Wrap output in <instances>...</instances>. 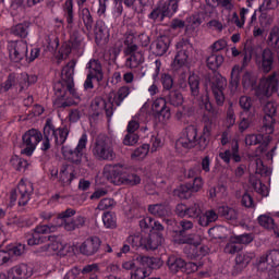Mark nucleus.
<instances>
[{
    "instance_id": "4468645a",
    "label": "nucleus",
    "mask_w": 279,
    "mask_h": 279,
    "mask_svg": "<svg viewBox=\"0 0 279 279\" xmlns=\"http://www.w3.org/2000/svg\"><path fill=\"white\" fill-rule=\"evenodd\" d=\"M9 57L12 62H21L27 58V41H11L9 45Z\"/></svg>"
},
{
    "instance_id": "5fc2aeb1",
    "label": "nucleus",
    "mask_w": 279,
    "mask_h": 279,
    "mask_svg": "<svg viewBox=\"0 0 279 279\" xmlns=\"http://www.w3.org/2000/svg\"><path fill=\"white\" fill-rule=\"evenodd\" d=\"M102 222L106 228L114 230V228H117V216L110 211H107L102 215Z\"/></svg>"
},
{
    "instance_id": "393cba45",
    "label": "nucleus",
    "mask_w": 279,
    "mask_h": 279,
    "mask_svg": "<svg viewBox=\"0 0 279 279\" xmlns=\"http://www.w3.org/2000/svg\"><path fill=\"white\" fill-rule=\"evenodd\" d=\"M95 41L97 45H106L110 38V32L104 21H97L94 28Z\"/></svg>"
},
{
    "instance_id": "8fccbe9b",
    "label": "nucleus",
    "mask_w": 279,
    "mask_h": 279,
    "mask_svg": "<svg viewBox=\"0 0 279 279\" xmlns=\"http://www.w3.org/2000/svg\"><path fill=\"white\" fill-rule=\"evenodd\" d=\"M189 86L192 97H199V76L195 74L190 75Z\"/></svg>"
},
{
    "instance_id": "de8ad7c7",
    "label": "nucleus",
    "mask_w": 279,
    "mask_h": 279,
    "mask_svg": "<svg viewBox=\"0 0 279 279\" xmlns=\"http://www.w3.org/2000/svg\"><path fill=\"white\" fill-rule=\"evenodd\" d=\"M60 228V225L58 222L56 225H43L35 228V234L33 236H40V234H49V232H56Z\"/></svg>"
},
{
    "instance_id": "c03bdc74",
    "label": "nucleus",
    "mask_w": 279,
    "mask_h": 279,
    "mask_svg": "<svg viewBox=\"0 0 279 279\" xmlns=\"http://www.w3.org/2000/svg\"><path fill=\"white\" fill-rule=\"evenodd\" d=\"M218 213L220 217H223L228 221H235L239 218V214L234 210V208H230L228 206L219 207Z\"/></svg>"
},
{
    "instance_id": "7c9ffc66",
    "label": "nucleus",
    "mask_w": 279,
    "mask_h": 279,
    "mask_svg": "<svg viewBox=\"0 0 279 279\" xmlns=\"http://www.w3.org/2000/svg\"><path fill=\"white\" fill-rule=\"evenodd\" d=\"M148 213L154 215V217H159L165 219L166 217H171V208L163 204H155L148 207Z\"/></svg>"
},
{
    "instance_id": "473e14b6",
    "label": "nucleus",
    "mask_w": 279,
    "mask_h": 279,
    "mask_svg": "<svg viewBox=\"0 0 279 279\" xmlns=\"http://www.w3.org/2000/svg\"><path fill=\"white\" fill-rule=\"evenodd\" d=\"M136 37L134 33H125L124 35V56H130V53H136L138 51V45L135 43Z\"/></svg>"
},
{
    "instance_id": "bb28decb",
    "label": "nucleus",
    "mask_w": 279,
    "mask_h": 279,
    "mask_svg": "<svg viewBox=\"0 0 279 279\" xmlns=\"http://www.w3.org/2000/svg\"><path fill=\"white\" fill-rule=\"evenodd\" d=\"M163 97L170 106L174 108H180L182 104H184V96H182V92L175 87L174 89H170V92H166Z\"/></svg>"
},
{
    "instance_id": "79ce46f5",
    "label": "nucleus",
    "mask_w": 279,
    "mask_h": 279,
    "mask_svg": "<svg viewBox=\"0 0 279 279\" xmlns=\"http://www.w3.org/2000/svg\"><path fill=\"white\" fill-rule=\"evenodd\" d=\"M242 116L243 117L239 123V130L240 132L243 133L245 132V130H248V128H252L255 121V116H254V112L244 113Z\"/></svg>"
},
{
    "instance_id": "dca6fc26",
    "label": "nucleus",
    "mask_w": 279,
    "mask_h": 279,
    "mask_svg": "<svg viewBox=\"0 0 279 279\" xmlns=\"http://www.w3.org/2000/svg\"><path fill=\"white\" fill-rule=\"evenodd\" d=\"M256 64L264 73H269L274 69V51L265 48L262 53L256 54Z\"/></svg>"
},
{
    "instance_id": "bf43d9fd",
    "label": "nucleus",
    "mask_w": 279,
    "mask_h": 279,
    "mask_svg": "<svg viewBox=\"0 0 279 279\" xmlns=\"http://www.w3.org/2000/svg\"><path fill=\"white\" fill-rule=\"evenodd\" d=\"M149 154V144H143L142 146L137 147L132 154V160L140 158L143 159Z\"/></svg>"
},
{
    "instance_id": "b1692460",
    "label": "nucleus",
    "mask_w": 279,
    "mask_h": 279,
    "mask_svg": "<svg viewBox=\"0 0 279 279\" xmlns=\"http://www.w3.org/2000/svg\"><path fill=\"white\" fill-rule=\"evenodd\" d=\"M171 46V37L163 35L157 38L155 43L151 44L154 56H165L169 51Z\"/></svg>"
},
{
    "instance_id": "a878e982",
    "label": "nucleus",
    "mask_w": 279,
    "mask_h": 279,
    "mask_svg": "<svg viewBox=\"0 0 279 279\" xmlns=\"http://www.w3.org/2000/svg\"><path fill=\"white\" fill-rule=\"evenodd\" d=\"M88 69V75H92V77H95L96 82L98 84L100 82H104V65L101 64V61L99 59H92L87 63Z\"/></svg>"
},
{
    "instance_id": "37998d69",
    "label": "nucleus",
    "mask_w": 279,
    "mask_h": 279,
    "mask_svg": "<svg viewBox=\"0 0 279 279\" xmlns=\"http://www.w3.org/2000/svg\"><path fill=\"white\" fill-rule=\"evenodd\" d=\"M206 3L209 8H225V10H228L229 12L234 10V4L232 3V0H206Z\"/></svg>"
},
{
    "instance_id": "c756f323",
    "label": "nucleus",
    "mask_w": 279,
    "mask_h": 279,
    "mask_svg": "<svg viewBox=\"0 0 279 279\" xmlns=\"http://www.w3.org/2000/svg\"><path fill=\"white\" fill-rule=\"evenodd\" d=\"M32 26V22L24 21L19 23L10 28V34L12 36H16L17 38H25L29 34V27Z\"/></svg>"
},
{
    "instance_id": "1a4fd4ad",
    "label": "nucleus",
    "mask_w": 279,
    "mask_h": 279,
    "mask_svg": "<svg viewBox=\"0 0 279 279\" xmlns=\"http://www.w3.org/2000/svg\"><path fill=\"white\" fill-rule=\"evenodd\" d=\"M45 138V131L41 133L37 129H31L25 132V134L22 136V154H25L26 156H32L34 154V150L36 149V145H38Z\"/></svg>"
},
{
    "instance_id": "4be33fe9",
    "label": "nucleus",
    "mask_w": 279,
    "mask_h": 279,
    "mask_svg": "<svg viewBox=\"0 0 279 279\" xmlns=\"http://www.w3.org/2000/svg\"><path fill=\"white\" fill-rule=\"evenodd\" d=\"M134 260L136 262L137 267H142L144 269H160V267H162V260L156 257L136 255Z\"/></svg>"
},
{
    "instance_id": "3c124183",
    "label": "nucleus",
    "mask_w": 279,
    "mask_h": 279,
    "mask_svg": "<svg viewBox=\"0 0 279 279\" xmlns=\"http://www.w3.org/2000/svg\"><path fill=\"white\" fill-rule=\"evenodd\" d=\"M81 19L84 23V26L85 28L88 31V32H92L93 31V15L90 14V10H88V8H84L82 9L81 11Z\"/></svg>"
},
{
    "instance_id": "864d4df0",
    "label": "nucleus",
    "mask_w": 279,
    "mask_h": 279,
    "mask_svg": "<svg viewBox=\"0 0 279 279\" xmlns=\"http://www.w3.org/2000/svg\"><path fill=\"white\" fill-rule=\"evenodd\" d=\"M187 217L198 219L202 217V203L196 202L187 207Z\"/></svg>"
},
{
    "instance_id": "69168bd1",
    "label": "nucleus",
    "mask_w": 279,
    "mask_h": 279,
    "mask_svg": "<svg viewBox=\"0 0 279 279\" xmlns=\"http://www.w3.org/2000/svg\"><path fill=\"white\" fill-rule=\"evenodd\" d=\"M71 51H73L72 44L69 41L63 43L59 50L61 60H66L71 56Z\"/></svg>"
},
{
    "instance_id": "e2e57ef3",
    "label": "nucleus",
    "mask_w": 279,
    "mask_h": 279,
    "mask_svg": "<svg viewBox=\"0 0 279 279\" xmlns=\"http://www.w3.org/2000/svg\"><path fill=\"white\" fill-rule=\"evenodd\" d=\"M263 143V134H248L245 136V145L252 147V145H260Z\"/></svg>"
},
{
    "instance_id": "cd10ccee",
    "label": "nucleus",
    "mask_w": 279,
    "mask_h": 279,
    "mask_svg": "<svg viewBox=\"0 0 279 279\" xmlns=\"http://www.w3.org/2000/svg\"><path fill=\"white\" fill-rule=\"evenodd\" d=\"M265 263H268L271 267H279V250L274 248L267 251L266 255L259 257L258 267H260V265H265Z\"/></svg>"
},
{
    "instance_id": "f8f14e48",
    "label": "nucleus",
    "mask_w": 279,
    "mask_h": 279,
    "mask_svg": "<svg viewBox=\"0 0 279 279\" xmlns=\"http://www.w3.org/2000/svg\"><path fill=\"white\" fill-rule=\"evenodd\" d=\"M264 119L263 125L260 128V132H265V134H272L274 133V125H276V112L278 107L274 101H267L264 105Z\"/></svg>"
},
{
    "instance_id": "6e6552de",
    "label": "nucleus",
    "mask_w": 279,
    "mask_h": 279,
    "mask_svg": "<svg viewBox=\"0 0 279 279\" xmlns=\"http://www.w3.org/2000/svg\"><path fill=\"white\" fill-rule=\"evenodd\" d=\"M209 86L214 95L216 106H223V104H226V95L223 94V90L228 87V80L219 74V72H214L209 77Z\"/></svg>"
},
{
    "instance_id": "39448f33",
    "label": "nucleus",
    "mask_w": 279,
    "mask_h": 279,
    "mask_svg": "<svg viewBox=\"0 0 279 279\" xmlns=\"http://www.w3.org/2000/svg\"><path fill=\"white\" fill-rule=\"evenodd\" d=\"M92 154L96 160H114L117 153H114V146L112 140L106 134H99L93 145Z\"/></svg>"
},
{
    "instance_id": "aec40b11",
    "label": "nucleus",
    "mask_w": 279,
    "mask_h": 279,
    "mask_svg": "<svg viewBox=\"0 0 279 279\" xmlns=\"http://www.w3.org/2000/svg\"><path fill=\"white\" fill-rule=\"evenodd\" d=\"M59 175V182H61L63 186H71L73 180L77 178V173L75 172V166L62 165Z\"/></svg>"
},
{
    "instance_id": "a18cd8bd",
    "label": "nucleus",
    "mask_w": 279,
    "mask_h": 279,
    "mask_svg": "<svg viewBox=\"0 0 279 279\" xmlns=\"http://www.w3.org/2000/svg\"><path fill=\"white\" fill-rule=\"evenodd\" d=\"M161 84H162V94L169 93L170 90H173L178 88L175 86V83H173V77L170 74H161Z\"/></svg>"
},
{
    "instance_id": "6e6d98bb",
    "label": "nucleus",
    "mask_w": 279,
    "mask_h": 279,
    "mask_svg": "<svg viewBox=\"0 0 279 279\" xmlns=\"http://www.w3.org/2000/svg\"><path fill=\"white\" fill-rule=\"evenodd\" d=\"M240 108H242L243 113L242 114H250L252 112V106L254 105V101L252 100V97L248 96H242L239 100Z\"/></svg>"
},
{
    "instance_id": "a211bd4d",
    "label": "nucleus",
    "mask_w": 279,
    "mask_h": 279,
    "mask_svg": "<svg viewBox=\"0 0 279 279\" xmlns=\"http://www.w3.org/2000/svg\"><path fill=\"white\" fill-rule=\"evenodd\" d=\"M34 270L27 264H20L8 270V279L32 278Z\"/></svg>"
},
{
    "instance_id": "ea45409f",
    "label": "nucleus",
    "mask_w": 279,
    "mask_h": 279,
    "mask_svg": "<svg viewBox=\"0 0 279 279\" xmlns=\"http://www.w3.org/2000/svg\"><path fill=\"white\" fill-rule=\"evenodd\" d=\"M122 184L125 186H138L141 184V177L133 172L132 169L126 168V174Z\"/></svg>"
},
{
    "instance_id": "4c0bfd02",
    "label": "nucleus",
    "mask_w": 279,
    "mask_h": 279,
    "mask_svg": "<svg viewBox=\"0 0 279 279\" xmlns=\"http://www.w3.org/2000/svg\"><path fill=\"white\" fill-rule=\"evenodd\" d=\"M267 45L270 47V49H274L275 51H278L279 49V26H274L270 29Z\"/></svg>"
},
{
    "instance_id": "338daca9",
    "label": "nucleus",
    "mask_w": 279,
    "mask_h": 279,
    "mask_svg": "<svg viewBox=\"0 0 279 279\" xmlns=\"http://www.w3.org/2000/svg\"><path fill=\"white\" fill-rule=\"evenodd\" d=\"M11 162L15 167L16 171H25L29 165L27 160L19 157H13Z\"/></svg>"
},
{
    "instance_id": "20e7f679",
    "label": "nucleus",
    "mask_w": 279,
    "mask_h": 279,
    "mask_svg": "<svg viewBox=\"0 0 279 279\" xmlns=\"http://www.w3.org/2000/svg\"><path fill=\"white\" fill-rule=\"evenodd\" d=\"M63 12L65 13L68 29L70 33V39L68 41L72 44L75 51H80V49H84V36L80 33V27L73 24V0H66L64 2Z\"/></svg>"
},
{
    "instance_id": "2f4dec72",
    "label": "nucleus",
    "mask_w": 279,
    "mask_h": 279,
    "mask_svg": "<svg viewBox=\"0 0 279 279\" xmlns=\"http://www.w3.org/2000/svg\"><path fill=\"white\" fill-rule=\"evenodd\" d=\"M199 101L202 106H204L205 110L214 118L217 119L219 114H221V111L219 108L215 107L213 102H210V96L208 93H205L201 96Z\"/></svg>"
},
{
    "instance_id": "5701e85b",
    "label": "nucleus",
    "mask_w": 279,
    "mask_h": 279,
    "mask_svg": "<svg viewBox=\"0 0 279 279\" xmlns=\"http://www.w3.org/2000/svg\"><path fill=\"white\" fill-rule=\"evenodd\" d=\"M161 243H165V236L160 232H153L148 236L142 238V247L144 250H158Z\"/></svg>"
},
{
    "instance_id": "412c9836",
    "label": "nucleus",
    "mask_w": 279,
    "mask_h": 279,
    "mask_svg": "<svg viewBox=\"0 0 279 279\" xmlns=\"http://www.w3.org/2000/svg\"><path fill=\"white\" fill-rule=\"evenodd\" d=\"M25 254V244L9 246L7 251H0V265L10 263L12 256H23Z\"/></svg>"
},
{
    "instance_id": "774afa93",
    "label": "nucleus",
    "mask_w": 279,
    "mask_h": 279,
    "mask_svg": "<svg viewBox=\"0 0 279 279\" xmlns=\"http://www.w3.org/2000/svg\"><path fill=\"white\" fill-rule=\"evenodd\" d=\"M126 56H130V58L126 59V66H129V69H137L142 62L141 57L136 56V52Z\"/></svg>"
},
{
    "instance_id": "c9c22d12",
    "label": "nucleus",
    "mask_w": 279,
    "mask_h": 279,
    "mask_svg": "<svg viewBox=\"0 0 279 279\" xmlns=\"http://www.w3.org/2000/svg\"><path fill=\"white\" fill-rule=\"evenodd\" d=\"M180 4H177L175 1L168 0L163 2L161 5H159L161 10V14L163 19H171L175 12H178V8Z\"/></svg>"
},
{
    "instance_id": "6ab92c4d",
    "label": "nucleus",
    "mask_w": 279,
    "mask_h": 279,
    "mask_svg": "<svg viewBox=\"0 0 279 279\" xmlns=\"http://www.w3.org/2000/svg\"><path fill=\"white\" fill-rule=\"evenodd\" d=\"M183 252L187 258L195 260V258H204V256H207L208 252H210V248L204 244H192L185 246Z\"/></svg>"
},
{
    "instance_id": "052dcab7",
    "label": "nucleus",
    "mask_w": 279,
    "mask_h": 279,
    "mask_svg": "<svg viewBox=\"0 0 279 279\" xmlns=\"http://www.w3.org/2000/svg\"><path fill=\"white\" fill-rule=\"evenodd\" d=\"M227 230L225 227H213L208 230V234L209 236H211V239H226L227 234H226Z\"/></svg>"
},
{
    "instance_id": "c85d7f7f",
    "label": "nucleus",
    "mask_w": 279,
    "mask_h": 279,
    "mask_svg": "<svg viewBox=\"0 0 279 279\" xmlns=\"http://www.w3.org/2000/svg\"><path fill=\"white\" fill-rule=\"evenodd\" d=\"M179 245H201L202 236L197 233H181L177 240Z\"/></svg>"
},
{
    "instance_id": "e433bc0d",
    "label": "nucleus",
    "mask_w": 279,
    "mask_h": 279,
    "mask_svg": "<svg viewBox=\"0 0 279 279\" xmlns=\"http://www.w3.org/2000/svg\"><path fill=\"white\" fill-rule=\"evenodd\" d=\"M253 258H256V254L252 252L240 253L235 257V263L239 267L244 269V267H247L252 263Z\"/></svg>"
},
{
    "instance_id": "680f3d73",
    "label": "nucleus",
    "mask_w": 279,
    "mask_h": 279,
    "mask_svg": "<svg viewBox=\"0 0 279 279\" xmlns=\"http://www.w3.org/2000/svg\"><path fill=\"white\" fill-rule=\"evenodd\" d=\"M243 250V246L241 244H238L236 240L233 239L225 246V254H238V252H241Z\"/></svg>"
},
{
    "instance_id": "09e8293b",
    "label": "nucleus",
    "mask_w": 279,
    "mask_h": 279,
    "mask_svg": "<svg viewBox=\"0 0 279 279\" xmlns=\"http://www.w3.org/2000/svg\"><path fill=\"white\" fill-rule=\"evenodd\" d=\"M155 119H158L162 123L165 121H169L171 119V108H169L167 105L161 107L160 109H157L156 112L153 113Z\"/></svg>"
},
{
    "instance_id": "9b49d317",
    "label": "nucleus",
    "mask_w": 279,
    "mask_h": 279,
    "mask_svg": "<svg viewBox=\"0 0 279 279\" xmlns=\"http://www.w3.org/2000/svg\"><path fill=\"white\" fill-rule=\"evenodd\" d=\"M128 173V167L116 163L109 165L104 168V177L111 184H116L117 186H121L125 180V174Z\"/></svg>"
},
{
    "instance_id": "423d86ee",
    "label": "nucleus",
    "mask_w": 279,
    "mask_h": 279,
    "mask_svg": "<svg viewBox=\"0 0 279 279\" xmlns=\"http://www.w3.org/2000/svg\"><path fill=\"white\" fill-rule=\"evenodd\" d=\"M130 86L124 85L117 93L109 94L108 101L104 99L95 100V106L104 108L107 119H111L114 114V106L119 107L123 100L130 95Z\"/></svg>"
},
{
    "instance_id": "7ed1b4c3",
    "label": "nucleus",
    "mask_w": 279,
    "mask_h": 279,
    "mask_svg": "<svg viewBox=\"0 0 279 279\" xmlns=\"http://www.w3.org/2000/svg\"><path fill=\"white\" fill-rule=\"evenodd\" d=\"M88 143V136L83 134L78 141L75 148H70L69 146L61 147V154L63 158L71 162L73 167H83L88 162V156L84 153L86 149V144Z\"/></svg>"
},
{
    "instance_id": "13d9d810",
    "label": "nucleus",
    "mask_w": 279,
    "mask_h": 279,
    "mask_svg": "<svg viewBox=\"0 0 279 279\" xmlns=\"http://www.w3.org/2000/svg\"><path fill=\"white\" fill-rule=\"evenodd\" d=\"M240 83H241V70L234 66L231 71V80H230L231 89L236 90L239 88Z\"/></svg>"
},
{
    "instance_id": "a19ab883",
    "label": "nucleus",
    "mask_w": 279,
    "mask_h": 279,
    "mask_svg": "<svg viewBox=\"0 0 279 279\" xmlns=\"http://www.w3.org/2000/svg\"><path fill=\"white\" fill-rule=\"evenodd\" d=\"M250 184L252 185L254 191L256 193H258L259 195H262L263 197H267L269 195V190L267 189V185L263 184V182H260V180H258L256 178H251Z\"/></svg>"
},
{
    "instance_id": "2eb2a0df",
    "label": "nucleus",
    "mask_w": 279,
    "mask_h": 279,
    "mask_svg": "<svg viewBox=\"0 0 279 279\" xmlns=\"http://www.w3.org/2000/svg\"><path fill=\"white\" fill-rule=\"evenodd\" d=\"M195 145H197V128L189 125L184 131V135L177 141V147L193 149Z\"/></svg>"
},
{
    "instance_id": "72a5a7b5",
    "label": "nucleus",
    "mask_w": 279,
    "mask_h": 279,
    "mask_svg": "<svg viewBox=\"0 0 279 279\" xmlns=\"http://www.w3.org/2000/svg\"><path fill=\"white\" fill-rule=\"evenodd\" d=\"M168 269L171 274H178V271H183L186 262L175 255H170L167 259Z\"/></svg>"
},
{
    "instance_id": "9d476101",
    "label": "nucleus",
    "mask_w": 279,
    "mask_h": 279,
    "mask_svg": "<svg viewBox=\"0 0 279 279\" xmlns=\"http://www.w3.org/2000/svg\"><path fill=\"white\" fill-rule=\"evenodd\" d=\"M33 193L34 185L31 182L25 183L22 180L17 185V190L11 191L10 202L14 205L19 197V206H27Z\"/></svg>"
},
{
    "instance_id": "f3484780",
    "label": "nucleus",
    "mask_w": 279,
    "mask_h": 279,
    "mask_svg": "<svg viewBox=\"0 0 279 279\" xmlns=\"http://www.w3.org/2000/svg\"><path fill=\"white\" fill-rule=\"evenodd\" d=\"M99 247H101V239L90 236L81 244L80 252L84 256H94L99 252Z\"/></svg>"
},
{
    "instance_id": "f03ea898",
    "label": "nucleus",
    "mask_w": 279,
    "mask_h": 279,
    "mask_svg": "<svg viewBox=\"0 0 279 279\" xmlns=\"http://www.w3.org/2000/svg\"><path fill=\"white\" fill-rule=\"evenodd\" d=\"M66 138H69V128H58L53 125L50 119L46 121L44 126V138L41 144V151H49L51 149V141L54 140V144L57 147H61L66 143Z\"/></svg>"
},
{
    "instance_id": "f257e3e1",
    "label": "nucleus",
    "mask_w": 279,
    "mask_h": 279,
    "mask_svg": "<svg viewBox=\"0 0 279 279\" xmlns=\"http://www.w3.org/2000/svg\"><path fill=\"white\" fill-rule=\"evenodd\" d=\"M75 61L69 62L61 71V80L54 84L56 100L54 106L57 108H71V106H77L80 101V95L75 90ZM77 101H76V100Z\"/></svg>"
},
{
    "instance_id": "ddd939ff",
    "label": "nucleus",
    "mask_w": 279,
    "mask_h": 279,
    "mask_svg": "<svg viewBox=\"0 0 279 279\" xmlns=\"http://www.w3.org/2000/svg\"><path fill=\"white\" fill-rule=\"evenodd\" d=\"M278 93V80L276 74L269 76L267 80L260 81L258 87L255 89V95L263 101Z\"/></svg>"
},
{
    "instance_id": "f704fd0d",
    "label": "nucleus",
    "mask_w": 279,
    "mask_h": 279,
    "mask_svg": "<svg viewBox=\"0 0 279 279\" xmlns=\"http://www.w3.org/2000/svg\"><path fill=\"white\" fill-rule=\"evenodd\" d=\"M257 221L262 228H265L266 230H272L277 236H279V229L278 226H276V222L274 221V218H271L269 215H260L257 218Z\"/></svg>"
},
{
    "instance_id": "0eeeda50",
    "label": "nucleus",
    "mask_w": 279,
    "mask_h": 279,
    "mask_svg": "<svg viewBox=\"0 0 279 279\" xmlns=\"http://www.w3.org/2000/svg\"><path fill=\"white\" fill-rule=\"evenodd\" d=\"M28 245H46L40 247V252H58L60 256H64L65 245L62 243V239L58 235H33L27 240Z\"/></svg>"
},
{
    "instance_id": "4d7b16f0",
    "label": "nucleus",
    "mask_w": 279,
    "mask_h": 279,
    "mask_svg": "<svg viewBox=\"0 0 279 279\" xmlns=\"http://www.w3.org/2000/svg\"><path fill=\"white\" fill-rule=\"evenodd\" d=\"M278 8V0H264L263 4L259 7V12H262L260 19L267 16V10H276Z\"/></svg>"
},
{
    "instance_id": "58836bf2",
    "label": "nucleus",
    "mask_w": 279,
    "mask_h": 279,
    "mask_svg": "<svg viewBox=\"0 0 279 279\" xmlns=\"http://www.w3.org/2000/svg\"><path fill=\"white\" fill-rule=\"evenodd\" d=\"M223 56L211 52V54L206 60L207 66L211 71H217V69L223 64Z\"/></svg>"
},
{
    "instance_id": "49530a36",
    "label": "nucleus",
    "mask_w": 279,
    "mask_h": 279,
    "mask_svg": "<svg viewBox=\"0 0 279 279\" xmlns=\"http://www.w3.org/2000/svg\"><path fill=\"white\" fill-rule=\"evenodd\" d=\"M187 60L189 51H186V49L179 50L174 58L173 65L175 69H182V66L186 64Z\"/></svg>"
},
{
    "instance_id": "603ef678",
    "label": "nucleus",
    "mask_w": 279,
    "mask_h": 279,
    "mask_svg": "<svg viewBox=\"0 0 279 279\" xmlns=\"http://www.w3.org/2000/svg\"><path fill=\"white\" fill-rule=\"evenodd\" d=\"M193 190L189 183L181 185L178 190L174 191V194L180 197V199H191L193 195Z\"/></svg>"
},
{
    "instance_id": "0e129e2a",
    "label": "nucleus",
    "mask_w": 279,
    "mask_h": 279,
    "mask_svg": "<svg viewBox=\"0 0 279 279\" xmlns=\"http://www.w3.org/2000/svg\"><path fill=\"white\" fill-rule=\"evenodd\" d=\"M141 136L137 133H128L123 138V145L128 147H134L138 143Z\"/></svg>"
}]
</instances>
